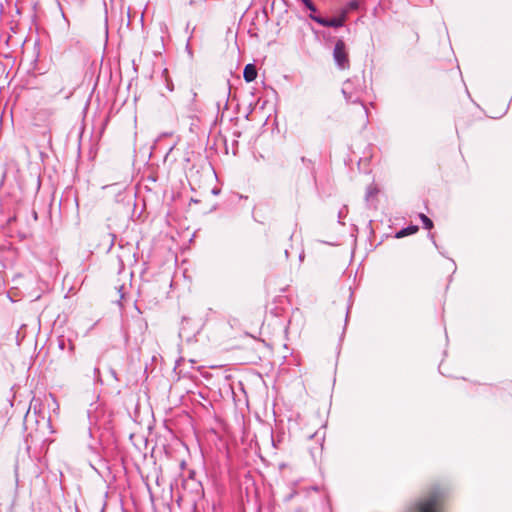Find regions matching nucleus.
Returning a JSON list of instances; mask_svg holds the SVG:
<instances>
[{
    "instance_id": "nucleus-12",
    "label": "nucleus",
    "mask_w": 512,
    "mask_h": 512,
    "mask_svg": "<svg viewBox=\"0 0 512 512\" xmlns=\"http://www.w3.org/2000/svg\"><path fill=\"white\" fill-rule=\"evenodd\" d=\"M7 413H8L7 411H6V412H4V414L2 415V417H3V418H5V417L7 416Z\"/></svg>"
},
{
    "instance_id": "nucleus-1",
    "label": "nucleus",
    "mask_w": 512,
    "mask_h": 512,
    "mask_svg": "<svg viewBox=\"0 0 512 512\" xmlns=\"http://www.w3.org/2000/svg\"><path fill=\"white\" fill-rule=\"evenodd\" d=\"M442 504L443 495L440 492H433L417 501L407 512H440Z\"/></svg>"
},
{
    "instance_id": "nucleus-11",
    "label": "nucleus",
    "mask_w": 512,
    "mask_h": 512,
    "mask_svg": "<svg viewBox=\"0 0 512 512\" xmlns=\"http://www.w3.org/2000/svg\"><path fill=\"white\" fill-rule=\"evenodd\" d=\"M171 158V152L167 153L165 158H164V162L167 163Z\"/></svg>"
},
{
    "instance_id": "nucleus-8",
    "label": "nucleus",
    "mask_w": 512,
    "mask_h": 512,
    "mask_svg": "<svg viewBox=\"0 0 512 512\" xmlns=\"http://www.w3.org/2000/svg\"><path fill=\"white\" fill-rule=\"evenodd\" d=\"M303 3L305 4V6L312 12H315L316 11V7L315 5L312 3L311 0H302Z\"/></svg>"
},
{
    "instance_id": "nucleus-3",
    "label": "nucleus",
    "mask_w": 512,
    "mask_h": 512,
    "mask_svg": "<svg viewBox=\"0 0 512 512\" xmlns=\"http://www.w3.org/2000/svg\"><path fill=\"white\" fill-rule=\"evenodd\" d=\"M314 21H316L318 24L324 26V27H341L343 26L344 22H345V15L343 14L342 16L340 17H334V18H331V19H325V18H322V17H317V16H313L311 15L310 16Z\"/></svg>"
},
{
    "instance_id": "nucleus-5",
    "label": "nucleus",
    "mask_w": 512,
    "mask_h": 512,
    "mask_svg": "<svg viewBox=\"0 0 512 512\" xmlns=\"http://www.w3.org/2000/svg\"><path fill=\"white\" fill-rule=\"evenodd\" d=\"M243 77L246 82H252L257 77V69L253 64H247L243 71Z\"/></svg>"
},
{
    "instance_id": "nucleus-10",
    "label": "nucleus",
    "mask_w": 512,
    "mask_h": 512,
    "mask_svg": "<svg viewBox=\"0 0 512 512\" xmlns=\"http://www.w3.org/2000/svg\"><path fill=\"white\" fill-rule=\"evenodd\" d=\"M45 135H47L48 142L51 143V132L50 128H47V131L45 132Z\"/></svg>"
},
{
    "instance_id": "nucleus-6",
    "label": "nucleus",
    "mask_w": 512,
    "mask_h": 512,
    "mask_svg": "<svg viewBox=\"0 0 512 512\" xmlns=\"http://www.w3.org/2000/svg\"><path fill=\"white\" fill-rule=\"evenodd\" d=\"M418 231V226H409L407 228L401 229L396 233V238H402L411 234H414Z\"/></svg>"
},
{
    "instance_id": "nucleus-9",
    "label": "nucleus",
    "mask_w": 512,
    "mask_h": 512,
    "mask_svg": "<svg viewBox=\"0 0 512 512\" xmlns=\"http://www.w3.org/2000/svg\"><path fill=\"white\" fill-rule=\"evenodd\" d=\"M122 288H123V286H117V285H115V286H114V289L119 293V297H118V299H117V301H119V302H120V301L123 299V297H124L123 293L121 292Z\"/></svg>"
},
{
    "instance_id": "nucleus-2",
    "label": "nucleus",
    "mask_w": 512,
    "mask_h": 512,
    "mask_svg": "<svg viewBox=\"0 0 512 512\" xmlns=\"http://www.w3.org/2000/svg\"><path fill=\"white\" fill-rule=\"evenodd\" d=\"M333 56L341 68H346L348 66V55L345 50V43L342 40H338L335 44Z\"/></svg>"
},
{
    "instance_id": "nucleus-7",
    "label": "nucleus",
    "mask_w": 512,
    "mask_h": 512,
    "mask_svg": "<svg viewBox=\"0 0 512 512\" xmlns=\"http://www.w3.org/2000/svg\"><path fill=\"white\" fill-rule=\"evenodd\" d=\"M420 219L422 220L423 225L426 229L430 230L433 228L432 220L429 217H427L425 214H420Z\"/></svg>"
},
{
    "instance_id": "nucleus-4",
    "label": "nucleus",
    "mask_w": 512,
    "mask_h": 512,
    "mask_svg": "<svg viewBox=\"0 0 512 512\" xmlns=\"http://www.w3.org/2000/svg\"><path fill=\"white\" fill-rule=\"evenodd\" d=\"M166 431H167V435H164L162 433V437L165 438V440H168V439H171L172 440V444L171 445H168V447H165V453L169 456H173V453L182 447V442L174 436L173 432L171 431L170 428L166 427Z\"/></svg>"
}]
</instances>
